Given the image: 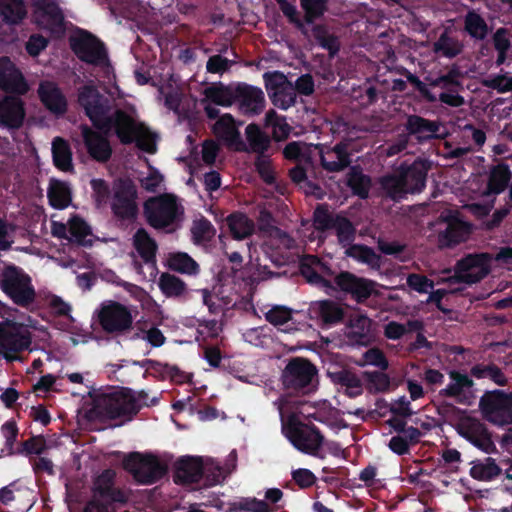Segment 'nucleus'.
I'll list each match as a JSON object with an SVG mask.
<instances>
[{"instance_id":"5","label":"nucleus","mask_w":512,"mask_h":512,"mask_svg":"<svg viewBox=\"0 0 512 512\" xmlns=\"http://www.w3.org/2000/svg\"><path fill=\"white\" fill-rule=\"evenodd\" d=\"M0 288L17 306L32 310L36 300V290L31 277L20 267L6 265L0 272Z\"/></svg>"},{"instance_id":"20","label":"nucleus","mask_w":512,"mask_h":512,"mask_svg":"<svg viewBox=\"0 0 512 512\" xmlns=\"http://www.w3.org/2000/svg\"><path fill=\"white\" fill-rule=\"evenodd\" d=\"M0 89L17 96L25 95L29 91L23 73L7 56L0 57Z\"/></svg>"},{"instance_id":"46","label":"nucleus","mask_w":512,"mask_h":512,"mask_svg":"<svg viewBox=\"0 0 512 512\" xmlns=\"http://www.w3.org/2000/svg\"><path fill=\"white\" fill-rule=\"evenodd\" d=\"M348 257H351L363 264L368 265L372 269H380L382 258L377 254L373 248L363 245L354 244L348 247L345 251Z\"/></svg>"},{"instance_id":"18","label":"nucleus","mask_w":512,"mask_h":512,"mask_svg":"<svg viewBox=\"0 0 512 512\" xmlns=\"http://www.w3.org/2000/svg\"><path fill=\"white\" fill-rule=\"evenodd\" d=\"M71 48L76 56L85 63L100 66L108 61L103 42L89 32H84L74 39Z\"/></svg>"},{"instance_id":"26","label":"nucleus","mask_w":512,"mask_h":512,"mask_svg":"<svg viewBox=\"0 0 512 512\" xmlns=\"http://www.w3.org/2000/svg\"><path fill=\"white\" fill-rule=\"evenodd\" d=\"M35 19L39 27L48 30L52 34L64 30V16L60 7L48 0L36 4Z\"/></svg>"},{"instance_id":"47","label":"nucleus","mask_w":512,"mask_h":512,"mask_svg":"<svg viewBox=\"0 0 512 512\" xmlns=\"http://www.w3.org/2000/svg\"><path fill=\"white\" fill-rule=\"evenodd\" d=\"M470 375L476 379H489L498 386H506L508 379L496 364L478 363L471 367Z\"/></svg>"},{"instance_id":"11","label":"nucleus","mask_w":512,"mask_h":512,"mask_svg":"<svg viewBox=\"0 0 512 512\" xmlns=\"http://www.w3.org/2000/svg\"><path fill=\"white\" fill-rule=\"evenodd\" d=\"M483 419L497 425L512 424V394L495 389L485 391L479 400Z\"/></svg>"},{"instance_id":"60","label":"nucleus","mask_w":512,"mask_h":512,"mask_svg":"<svg viewBox=\"0 0 512 512\" xmlns=\"http://www.w3.org/2000/svg\"><path fill=\"white\" fill-rule=\"evenodd\" d=\"M47 449V444L43 436H32L23 441L17 448V454L26 456L41 455Z\"/></svg>"},{"instance_id":"6","label":"nucleus","mask_w":512,"mask_h":512,"mask_svg":"<svg viewBox=\"0 0 512 512\" xmlns=\"http://www.w3.org/2000/svg\"><path fill=\"white\" fill-rule=\"evenodd\" d=\"M317 367L303 357L291 358L282 370L280 381L283 389L294 394L307 395L316 388Z\"/></svg>"},{"instance_id":"34","label":"nucleus","mask_w":512,"mask_h":512,"mask_svg":"<svg viewBox=\"0 0 512 512\" xmlns=\"http://www.w3.org/2000/svg\"><path fill=\"white\" fill-rule=\"evenodd\" d=\"M310 26L309 37L312 36L319 47L327 50L330 57L336 56L341 47L338 36L331 32V28L325 23Z\"/></svg>"},{"instance_id":"45","label":"nucleus","mask_w":512,"mask_h":512,"mask_svg":"<svg viewBox=\"0 0 512 512\" xmlns=\"http://www.w3.org/2000/svg\"><path fill=\"white\" fill-rule=\"evenodd\" d=\"M52 157L55 167L68 172L73 169L72 152L69 143L61 137L54 138L52 142Z\"/></svg>"},{"instance_id":"14","label":"nucleus","mask_w":512,"mask_h":512,"mask_svg":"<svg viewBox=\"0 0 512 512\" xmlns=\"http://www.w3.org/2000/svg\"><path fill=\"white\" fill-rule=\"evenodd\" d=\"M492 257L488 253L468 254L456 263L455 277L458 282L475 284L490 273Z\"/></svg>"},{"instance_id":"59","label":"nucleus","mask_w":512,"mask_h":512,"mask_svg":"<svg viewBox=\"0 0 512 512\" xmlns=\"http://www.w3.org/2000/svg\"><path fill=\"white\" fill-rule=\"evenodd\" d=\"M263 79L265 83V88L270 95H274L276 97L279 92L285 90V85L287 82L286 76L280 71L273 72H265L263 74Z\"/></svg>"},{"instance_id":"24","label":"nucleus","mask_w":512,"mask_h":512,"mask_svg":"<svg viewBox=\"0 0 512 512\" xmlns=\"http://www.w3.org/2000/svg\"><path fill=\"white\" fill-rule=\"evenodd\" d=\"M25 116V104L20 96L10 94L0 99V125L17 130L22 127Z\"/></svg>"},{"instance_id":"38","label":"nucleus","mask_w":512,"mask_h":512,"mask_svg":"<svg viewBox=\"0 0 512 512\" xmlns=\"http://www.w3.org/2000/svg\"><path fill=\"white\" fill-rule=\"evenodd\" d=\"M49 204L55 209H65L71 203V189L67 182L51 179L47 190Z\"/></svg>"},{"instance_id":"2","label":"nucleus","mask_w":512,"mask_h":512,"mask_svg":"<svg viewBox=\"0 0 512 512\" xmlns=\"http://www.w3.org/2000/svg\"><path fill=\"white\" fill-rule=\"evenodd\" d=\"M123 145L135 143L136 146L147 153H155V144L151 140L149 128L138 122L122 109H116L112 115H107L97 130L109 134L111 129Z\"/></svg>"},{"instance_id":"37","label":"nucleus","mask_w":512,"mask_h":512,"mask_svg":"<svg viewBox=\"0 0 512 512\" xmlns=\"http://www.w3.org/2000/svg\"><path fill=\"white\" fill-rule=\"evenodd\" d=\"M213 133L227 145L233 146L241 143V136L230 114L222 115L213 126Z\"/></svg>"},{"instance_id":"41","label":"nucleus","mask_w":512,"mask_h":512,"mask_svg":"<svg viewBox=\"0 0 512 512\" xmlns=\"http://www.w3.org/2000/svg\"><path fill=\"white\" fill-rule=\"evenodd\" d=\"M464 31L474 40L483 41L490 33L486 20L475 10H469L464 16Z\"/></svg>"},{"instance_id":"4","label":"nucleus","mask_w":512,"mask_h":512,"mask_svg":"<svg viewBox=\"0 0 512 512\" xmlns=\"http://www.w3.org/2000/svg\"><path fill=\"white\" fill-rule=\"evenodd\" d=\"M94 318L100 330L106 335L129 339L134 330V315L132 309L118 301L102 302L94 313Z\"/></svg>"},{"instance_id":"21","label":"nucleus","mask_w":512,"mask_h":512,"mask_svg":"<svg viewBox=\"0 0 512 512\" xmlns=\"http://www.w3.org/2000/svg\"><path fill=\"white\" fill-rule=\"evenodd\" d=\"M81 136L89 156L99 162L106 163L110 160L113 150L107 138L108 134L95 131L87 124L80 125Z\"/></svg>"},{"instance_id":"19","label":"nucleus","mask_w":512,"mask_h":512,"mask_svg":"<svg viewBox=\"0 0 512 512\" xmlns=\"http://www.w3.org/2000/svg\"><path fill=\"white\" fill-rule=\"evenodd\" d=\"M457 432L479 450L491 454L496 451V445L486 425L476 418H469L460 423Z\"/></svg>"},{"instance_id":"23","label":"nucleus","mask_w":512,"mask_h":512,"mask_svg":"<svg viewBox=\"0 0 512 512\" xmlns=\"http://www.w3.org/2000/svg\"><path fill=\"white\" fill-rule=\"evenodd\" d=\"M450 383L439 391V396L454 398L457 403L469 405L473 398L474 381L465 373L457 370L448 372Z\"/></svg>"},{"instance_id":"9","label":"nucleus","mask_w":512,"mask_h":512,"mask_svg":"<svg viewBox=\"0 0 512 512\" xmlns=\"http://www.w3.org/2000/svg\"><path fill=\"white\" fill-rule=\"evenodd\" d=\"M144 216L154 229H165L177 224L183 215V208L171 194H162L145 201Z\"/></svg>"},{"instance_id":"17","label":"nucleus","mask_w":512,"mask_h":512,"mask_svg":"<svg viewBox=\"0 0 512 512\" xmlns=\"http://www.w3.org/2000/svg\"><path fill=\"white\" fill-rule=\"evenodd\" d=\"M116 473L112 469L103 470L93 482V497L105 505L114 507L123 505L128 501V494L124 489L115 486Z\"/></svg>"},{"instance_id":"29","label":"nucleus","mask_w":512,"mask_h":512,"mask_svg":"<svg viewBox=\"0 0 512 512\" xmlns=\"http://www.w3.org/2000/svg\"><path fill=\"white\" fill-rule=\"evenodd\" d=\"M38 96L42 104L55 115H63L67 111V99L61 89L51 81H43L38 87Z\"/></svg>"},{"instance_id":"48","label":"nucleus","mask_w":512,"mask_h":512,"mask_svg":"<svg viewBox=\"0 0 512 512\" xmlns=\"http://www.w3.org/2000/svg\"><path fill=\"white\" fill-rule=\"evenodd\" d=\"M501 472L502 469L495 459L487 457L484 461L474 462L469 474L475 480L489 482L498 477Z\"/></svg>"},{"instance_id":"3","label":"nucleus","mask_w":512,"mask_h":512,"mask_svg":"<svg viewBox=\"0 0 512 512\" xmlns=\"http://www.w3.org/2000/svg\"><path fill=\"white\" fill-rule=\"evenodd\" d=\"M148 394L145 391L134 392L129 388L102 394L97 400L95 411L106 419H124L130 421L146 404Z\"/></svg>"},{"instance_id":"56","label":"nucleus","mask_w":512,"mask_h":512,"mask_svg":"<svg viewBox=\"0 0 512 512\" xmlns=\"http://www.w3.org/2000/svg\"><path fill=\"white\" fill-rule=\"evenodd\" d=\"M229 510L232 512H276L278 507H270L266 501L255 497H246L231 503Z\"/></svg>"},{"instance_id":"64","label":"nucleus","mask_w":512,"mask_h":512,"mask_svg":"<svg viewBox=\"0 0 512 512\" xmlns=\"http://www.w3.org/2000/svg\"><path fill=\"white\" fill-rule=\"evenodd\" d=\"M90 186L96 206L105 205L111 196L109 184L104 179L94 178L90 181Z\"/></svg>"},{"instance_id":"10","label":"nucleus","mask_w":512,"mask_h":512,"mask_svg":"<svg viewBox=\"0 0 512 512\" xmlns=\"http://www.w3.org/2000/svg\"><path fill=\"white\" fill-rule=\"evenodd\" d=\"M123 468L141 485H151L161 480L168 466L153 454L132 452L123 460Z\"/></svg>"},{"instance_id":"27","label":"nucleus","mask_w":512,"mask_h":512,"mask_svg":"<svg viewBox=\"0 0 512 512\" xmlns=\"http://www.w3.org/2000/svg\"><path fill=\"white\" fill-rule=\"evenodd\" d=\"M205 473L201 458L184 456L175 463L174 482L177 484H197Z\"/></svg>"},{"instance_id":"8","label":"nucleus","mask_w":512,"mask_h":512,"mask_svg":"<svg viewBox=\"0 0 512 512\" xmlns=\"http://www.w3.org/2000/svg\"><path fill=\"white\" fill-rule=\"evenodd\" d=\"M288 22L293 25L304 37H309L308 26L317 24L328 11L329 0H299L303 11L301 17L297 7L288 0H275Z\"/></svg>"},{"instance_id":"31","label":"nucleus","mask_w":512,"mask_h":512,"mask_svg":"<svg viewBox=\"0 0 512 512\" xmlns=\"http://www.w3.org/2000/svg\"><path fill=\"white\" fill-rule=\"evenodd\" d=\"M372 320L365 315H358L352 318L347 327L345 337L353 346H368L372 340Z\"/></svg>"},{"instance_id":"51","label":"nucleus","mask_w":512,"mask_h":512,"mask_svg":"<svg viewBox=\"0 0 512 512\" xmlns=\"http://www.w3.org/2000/svg\"><path fill=\"white\" fill-rule=\"evenodd\" d=\"M158 286L168 298L181 297L187 291V285L182 279L167 272L161 274Z\"/></svg>"},{"instance_id":"44","label":"nucleus","mask_w":512,"mask_h":512,"mask_svg":"<svg viewBox=\"0 0 512 512\" xmlns=\"http://www.w3.org/2000/svg\"><path fill=\"white\" fill-rule=\"evenodd\" d=\"M236 85L218 83L205 88L204 95L215 105L230 106L235 102Z\"/></svg>"},{"instance_id":"16","label":"nucleus","mask_w":512,"mask_h":512,"mask_svg":"<svg viewBox=\"0 0 512 512\" xmlns=\"http://www.w3.org/2000/svg\"><path fill=\"white\" fill-rule=\"evenodd\" d=\"M78 103L97 129L108 115L109 100L94 85H84L78 90Z\"/></svg>"},{"instance_id":"43","label":"nucleus","mask_w":512,"mask_h":512,"mask_svg":"<svg viewBox=\"0 0 512 512\" xmlns=\"http://www.w3.org/2000/svg\"><path fill=\"white\" fill-rule=\"evenodd\" d=\"M227 225L233 238L241 240L254 232V222L244 213L234 212L227 219Z\"/></svg>"},{"instance_id":"22","label":"nucleus","mask_w":512,"mask_h":512,"mask_svg":"<svg viewBox=\"0 0 512 512\" xmlns=\"http://www.w3.org/2000/svg\"><path fill=\"white\" fill-rule=\"evenodd\" d=\"M309 314L310 318L316 320L322 328H330L343 322L345 310L336 301L324 299L312 302Z\"/></svg>"},{"instance_id":"25","label":"nucleus","mask_w":512,"mask_h":512,"mask_svg":"<svg viewBox=\"0 0 512 512\" xmlns=\"http://www.w3.org/2000/svg\"><path fill=\"white\" fill-rule=\"evenodd\" d=\"M235 102L244 114L258 115L265 107V96L261 88L246 84H236Z\"/></svg>"},{"instance_id":"28","label":"nucleus","mask_w":512,"mask_h":512,"mask_svg":"<svg viewBox=\"0 0 512 512\" xmlns=\"http://www.w3.org/2000/svg\"><path fill=\"white\" fill-rule=\"evenodd\" d=\"M404 127L409 136H415L420 143H423L438 138L441 124L438 121L411 114L407 116Z\"/></svg>"},{"instance_id":"57","label":"nucleus","mask_w":512,"mask_h":512,"mask_svg":"<svg viewBox=\"0 0 512 512\" xmlns=\"http://www.w3.org/2000/svg\"><path fill=\"white\" fill-rule=\"evenodd\" d=\"M398 72L400 75L406 78L407 82L414 86V88L419 92V94L425 101L429 103L437 102V96L429 90L427 85L423 81H421L417 75L411 73L405 67H401L400 69H398Z\"/></svg>"},{"instance_id":"40","label":"nucleus","mask_w":512,"mask_h":512,"mask_svg":"<svg viewBox=\"0 0 512 512\" xmlns=\"http://www.w3.org/2000/svg\"><path fill=\"white\" fill-rule=\"evenodd\" d=\"M0 16L8 25H18L27 16V8L23 0H0Z\"/></svg>"},{"instance_id":"53","label":"nucleus","mask_w":512,"mask_h":512,"mask_svg":"<svg viewBox=\"0 0 512 512\" xmlns=\"http://www.w3.org/2000/svg\"><path fill=\"white\" fill-rule=\"evenodd\" d=\"M366 390L371 394L383 393L389 390L391 379L384 371H364L362 373Z\"/></svg>"},{"instance_id":"50","label":"nucleus","mask_w":512,"mask_h":512,"mask_svg":"<svg viewBox=\"0 0 512 512\" xmlns=\"http://www.w3.org/2000/svg\"><path fill=\"white\" fill-rule=\"evenodd\" d=\"M168 267L172 271L188 275H196L200 271L199 264L185 252L170 254Z\"/></svg>"},{"instance_id":"35","label":"nucleus","mask_w":512,"mask_h":512,"mask_svg":"<svg viewBox=\"0 0 512 512\" xmlns=\"http://www.w3.org/2000/svg\"><path fill=\"white\" fill-rule=\"evenodd\" d=\"M320 258L314 255H307L299 263L300 274L307 283L319 288H333L332 282L323 277L319 272Z\"/></svg>"},{"instance_id":"63","label":"nucleus","mask_w":512,"mask_h":512,"mask_svg":"<svg viewBox=\"0 0 512 512\" xmlns=\"http://www.w3.org/2000/svg\"><path fill=\"white\" fill-rule=\"evenodd\" d=\"M191 233L195 243H202L214 236L215 229L209 220L202 218L194 223Z\"/></svg>"},{"instance_id":"58","label":"nucleus","mask_w":512,"mask_h":512,"mask_svg":"<svg viewBox=\"0 0 512 512\" xmlns=\"http://www.w3.org/2000/svg\"><path fill=\"white\" fill-rule=\"evenodd\" d=\"M314 226L318 231H327L333 228L336 222V215L333 216L327 205L319 204L313 212Z\"/></svg>"},{"instance_id":"12","label":"nucleus","mask_w":512,"mask_h":512,"mask_svg":"<svg viewBox=\"0 0 512 512\" xmlns=\"http://www.w3.org/2000/svg\"><path fill=\"white\" fill-rule=\"evenodd\" d=\"M32 333L21 323L10 320L0 333V355L8 362L19 360V354L30 350Z\"/></svg>"},{"instance_id":"49","label":"nucleus","mask_w":512,"mask_h":512,"mask_svg":"<svg viewBox=\"0 0 512 512\" xmlns=\"http://www.w3.org/2000/svg\"><path fill=\"white\" fill-rule=\"evenodd\" d=\"M463 50V44L455 37H452L448 30L440 34L433 44V51L437 54L452 59L458 56Z\"/></svg>"},{"instance_id":"42","label":"nucleus","mask_w":512,"mask_h":512,"mask_svg":"<svg viewBox=\"0 0 512 512\" xmlns=\"http://www.w3.org/2000/svg\"><path fill=\"white\" fill-rule=\"evenodd\" d=\"M466 233H468L466 223L453 218L448 222L446 229L439 233V243L442 247H453L464 241Z\"/></svg>"},{"instance_id":"7","label":"nucleus","mask_w":512,"mask_h":512,"mask_svg":"<svg viewBox=\"0 0 512 512\" xmlns=\"http://www.w3.org/2000/svg\"><path fill=\"white\" fill-rule=\"evenodd\" d=\"M283 432L291 444L300 452L323 459L319 453L324 436L312 423H304L296 415H291L283 424Z\"/></svg>"},{"instance_id":"39","label":"nucleus","mask_w":512,"mask_h":512,"mask_svg":"<svg viewBox=\"0 0 512 512\" xmlns=\"http://www.w3.org/2000/svg\"><path fill=\"white\" fill-rule=\"evenodd\" d=\"M347 186L353 195L367 199L371 188V177L364 174L360 166H352L347 174Z\"/></svg>"},{"instance_id":"62","label":"nucleus","mask_w":512,"mask_h":512,"mask_svg":"<svg viewBox=\"0 0 512 512\" xmlns=\"http://www.w3.org/2000/svg\"><path fill=\"white\" fill-rule=\"evenodd\" d=\"M460 72L457 68L450 69L446 74L441 75L430 81V86L440 87L447 91H454V88H461L462 85L458 80Z\"/></svg>"},{"instance_id":"32","label":"nucleus","mask_w":512,"mask_h":512,"mask_svg":"<svg viewBox=\"0 0 512 512\" xmlns=\"http://www.w3.org/2000/svg\"><path fill=\"white\" fill-rule=\"evenodd\" d=\"M512 173L507 163L501 162L490 168L485 196H496L503 193L510 184Z\"/></svg>"},{"instance_id":"15","label":"nucleus","mask_w":512,"mask_h":512,"mask_svg":"<svg viewBox=\"0 0 512 512\" xmlns=\"http://www.w3.org/2000/svg\"><path fill=\"white\" fill-rule=\"evenodd\" d=\"M336 287L358 304H363L372 295H378L377 282L364 277H359L349 271H341L334 277Z\"/></svg>"},{"instance_id":"61","label":"nucleus","mask_w":512,"mask_h":512,"mask_svg":"<svg viewBox=\"0 0 512 512\" xmlns=\"http://www.w3.org/2000/svg\"><path fill=\"white\" fill-rule=\"evenodd\" d=\"M138 339L146 340L152 347H160L164 345L166 341V337L162 331L155 326L151 327L147 331L139 329L138 331L133 332L131 336H129V340L131 341Z\"/></svg>"},{"instance_id":"36","label":"nucleus","mask_w":512,"mask_h":512,"mask_svg":"<svg viewBox=\"0 0 512 512\" xmlns=\"http://www.w3.org/2000/svg\"><path fill=\"white\" fill-rule=\"evenodd\" d=\"M133 246L144 263H155L158 245L145 228H139L133 235Z\"/></svg>"},{"instance_id":"33","label":"nucleus","mask_w":512,"mask_h":512,"mask_svg":"<svg viewBox=\"0 0 512 512\" xmlns=\"http://www.w3.org/2000/svg\"><path fill=\"white\" fill-rule=\"evenodd\" d=\"M328 377L335 384L345 388V394L349 398H356L363 393L362 379L350 369L341 368L329 371Z\"/></svg>"},{"instance_id":"1","label":"nucleus","mask_w":512,"mask_h":512,"mask_svg":"<svg viewBox=\"0 0 512 512\" xmlns=\"http://www.w3.org/2000/svg\"><path fill=\"white\" fill-rule=\"evenodd\" d=\"M429 161L416 158L412 163L402 162L392 172L379 178V187L383 196L394 202H400L408 195L422 193L426 188Z\"/></svg>"},{"instance_id":"55","label":"nucleus","mask_w":512,"mask_h":512,"mask_svg":"<svg viewBox=\"0 0 512 512\" xmlns=\"http://www.w3.org/2000/svg\"><path fill=\"white\" fill-rule=\"evenodd\" d=\"M266 126L272 128V136L276 141H283L290 135L291 128L286 122L285 117L280 116L273 109L267 111L265 115Z\"/></svg>"},{"instance_id":"13","label":"nucleus","mask_w":512,"mask_h":512,"mask_svg":"<svg viewBox=\"0 0 512 512\" xmlns=\"http://www.w3.org/2000/svg\"><path fill=\"white\" fill-rule=\"evenodd\" d=\"M137 190L132 183L121 182L111 198V211L121 224H131L136 221L139 207L136 202Z\"/></svg>"},{"instance_id":"30","label":"nucleus","mask_w":512,"mask_h":512,"mask_svg":"<svg viewBox=\"0 0 512 512\" xmlns=\"http://www.w3.org/2000/svg\"><path fill=\"white\" fill-rule=\"evenodd\" d=\"M322 167L328 172H340L349 167L352 160L348 145L339 142L333 148L327 149L320 155Z\"/></svg>"},{"instance_id":"54","label":"nucleus","mask_w":512,"mask_h":512,"mask_svg":"<svg viewBox=\"0 0 512 512\" xmlns=\"http://www.w3.org/2000/svg\"><path fill=\"white\" fill-rule=\"evenodd\" d=\"M246 138L250 148L256 154L266 153L270 147V138L257 124L251 123L245 129Z\"/></svg>"},{"instance_id":"52","label":"nucleus","mask_w":512,"mask_h":512,"mask_svg":"<svg viewBox=\"0 0 512 512\" xmlns=\"http://www.w3.org/2000/svg\"><path fill=\"white\" fill-rule=\"evenodd\" d=\"M332 229L336 231L338 243L342 247L348 248L351 245H354L353 242L356 237V228L350 219L341 214H336V222Z\"/></svg>"}]
</instances>
